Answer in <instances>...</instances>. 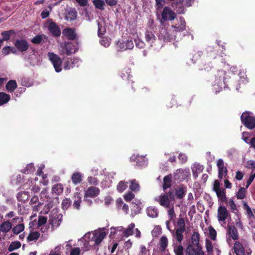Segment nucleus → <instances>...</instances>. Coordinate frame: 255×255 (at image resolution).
<instances>
[{"label":"nucleus","mask_w":255,"mask_h":255,"mask_svg":"<svg viewBox=\"0 0 255 255\" xmlns=\"http://www.w3.org/2000/svg\"><path fill=\"white\" fill-rule=\"evenodd\" d=\"M35 171V168L32 163L27 164L24 169L21 172L24 174H28L33 173Z\"/></svg>","instance_id":"42"},{"label":"nucleus","mask_w":255,"mask_h":255,"mask_svg":"<svg viewBox=\"0 0 255 255\" xmlns=\"http://www.w3.org/2000/svg\"><path fill=\"white\" fill-rule=\"evenodd\" d=\"M88 182L90 185H97L98 184L97 178L92 176L88 177Z\"/></svg>","instance_id":"62"},{"label":"nucleus","mask_w":255,"mask_h":255,"mask_svg":"<svg viewBox=\"0 0 255 255\" xmlns=\"http://www.w3.org/2000/svg\"><path fill=\"white\" fill-rule=\"evenodd\" d=\"M168 208H169L168 210V215L170 219L172 220L175 217L173 204H172L171 206Z\"/></svg>","instance_id":"56"},{"label":"nucleus","mask_w":255,"mask_h":255,"mask_svg":"<svg viewBox=\"0 0 255 255\" xmlns=\"http://www.w3.org/2000/svg\"><path fill=\"white\" fill-rule=\"evenodd\" d=\"M38 197L37 196H33L30 200V204L34 211H39L43 205V203L38 202Z\"/></svg>","instance_id":"22"},{"label":"nucleus","mask_w":255,"mask_h":255,"mask_svg":"<svg viewBox=\"0 0 255 255\" xmlns=\"http://www.w3.org/2000/svg\"><path fill=\"white\" fill-rule=\"evenodd\" d=\"M205 247L207 252L209 255H211L213 252H215L217 254V255H219V254L220 253V251L218 249H215V250H213L212 244L209 240L206 241Z\"/></svg>","instance_id":"26"},{"label":"nucleus","mask_w":255,"mask_h":255,"mask_svg":"<svg viewBox=\"0 0 255 255\" xmlns=\"http://www.w3.org/2000/svg\"><path fill=\"white\" fill-rule=\"evenodd\" d=\"M252 115L251 113L246 112L241 117L242 123L249 129L255 128V117Z\"/></svg>","instance_id":"6"},{"label":"nucleus","mask_w":255,"mask_h":255,"mask_svg":"<svg viewBox=\"0 0 255 255\" xmlns=\"http://www.w3.org/2000/svg\"><path fill=\"white\" fill-rule=\"evenodd\" d=\"M83 175L80 172H75L71 176V180L73 184L76 185L80 183L82 180Z\"/></svg>","instance_id":"28"},{"label":"nucleus","mask_w":255,"mask_h":255,"mask_svg":"<svg viewBox=\"0 0 255 255\" xmlns=\"http://www.w3.org/2000/svg\"><path fill=\"white\" fill-rule=\"evenodd\" d=\"M52 192L55 193L56 194H60L63 192V186L60 184H57L53 186L52 187Z\"/></svg>","instance_id":"44"},{"label":"nucleus","mask_w":255,"mask_h":255,"mask_svg":"<svg viewBox=\"0 0 255 255\" xmlns=\"http://www.w3.org/2000/svg\"><path fill=\"white\" fill-rule=\"evenodd\" d=\"M62 217V216L61 214H56L50 217L49 223L51 226L52 230H54L60 226L61 223Z\"/></svg>","instance_id":"15"},{"label":"nucleus","mask_w":255,"mask_h":255,"mask_svg":"<svg viewBox=\"0 0 255 255\" xmlns=\"http://www.w3.org/2000/svg\"><path fill=\"white\" fill-rule=\"evenodd\" d=\"M100 194V189L94 186L89 187L85 192L84 197L95 198Z\"/></svg>","instance_id":"17"},{"label":"nucleus","mask_w":255,"mask_h":255,"mask_svg":"<svg viewBox=\"0 0 255 255\" xmlns=\"http://www.w3.org/2000/svg\"><path fill=\"white\" fill-rule=\"evenodd\" d=\"M234 249L236 255H245V254L250 255L252 253L248 243L245 241L236 242L234 244Z\"/></svg>","instance_id":"4"},{"label":"nucleus","mask_w":255,"mask_h":255,"mask_svg":"<svg viewBox=\"0 0 255 255\" xmlns=\"http://www.w3.org/2000/svg\"><path fill=\"white\" fill-rule=\"evenodd\" d=\"M170 32L167 31L165 27H162L159 31V38L163 39L164 41H169L172 39L175 40L176 39V35L172 32V31Z\"/></svg>","instance_id":"12"},{"label":"nucleus","mask_w":255,"mask_h":255,"mask_svg":"<svg viewBox=\"0 0 255 255\" xmlns=\"http://www.w3.org/2000/svg\"><path fill=\"white\" fill-rule=\"evenodd\" d=\"M24 229V226L23 224L17 225L12 229V232L14 234H18Z\"/></svg>","instance_id":"48"},{"label":"nucleus","mask_w":255,"mask_h":255,"mask_svg":"<svg viewBox=\"0 0 255 255\" xmlns=\"http://www.w3.org/2000/svg\"><path fill=\"white\" fill-rule=\"evenodd\" d=\"M148 250H147L145 246L140 245L139 247V252L138 255H146Z\"/></svg>","instance_id":"63"},{"label":"nucleus","mask_w":255,"mask_h":255,"mask_svg":"<svg viewBox=\"0 0 255 255\" xmlns=\"http://www.w3.org/2000/svg\"><path fill=\"white\" fill-rule=\"evenodd\" d=\"M132 159L135 158L136 159V164L138 166H143L147 164V160L144 156H139L138 155L135 156V155L132 156Z\"/></svg>","instance_id":"30"},{"label":"nucleus","mask_w":255,"mask_h":255,"mask_svg":"<svg viewBox=\"0 0 255 255\" xmlns=\"http://www.w3.org/2000/svg\"><path fill=\"white\" fill-rule=\"evenodd\" d=\"M215 85L219 87V90L222 89L223 86H225L226 80L228 79L230 77L226 75L225 71L223 70H219L215 75Z\"/></svg>","instance_id":"7"},{"label":"nucleus","mask_w":255,"mask_h":255,"mask_svg":"<svg viewBox=\"0 0 255 255\" xmlns=\"http://www.w3.org/2000/svg\"><path fill=\"white\" fill-rule=\"evenodd\" d=\"M185 192L186 191L184 188H179L176 191L175 195L178 198L182 199L185 195Z\"/></svg>","instance_id":"53"},{"label":"nucleus","mask_w":255,"mask_h":255,"mask_svg":"<svg viewBox=\"0 0 255 255\" xmlns=\"http://www.w3.org/2000/svg\"><path fill=\"white\" fill-rule=\"evenodd\" d=\"M246 72L244 70L240 71L239 75L240 77V81L243 83L248 82L247 77L245 74Z\"/></svg>","instance_id":"60"},{"label":"nucleus","mask_w":255,"mask_h":255,"mask_svg":"<svg viewBox=\"0 0 255 255\" xmlns=\"http://www.w3.org/2000/svg\"><path fill=\"white\" fill-rule=\"evenodd\" d=\"M93 3L95 7L99 9H104V1L103 0H94Z\"/></svg>","instance_id":"52"},{"label":"nucleus","mask_w":255,"mask_h":255,"mask_svg":"<svg viewBox=\"0 0 255 255\" xmlns=\"http://www.w3.org/2000/svg\"><path fill=\"white\" fill-rule=\"evenodd\" d=\"M213 190L216 192L219 201L222 204H224L227 202L226 190L224 188L221 187L220 182L218 180H216L214 181Z\"/></svg>","instance_id":"5"},{"label":"nucleus","mask_w":255,"mask_h":255,"mask_svg":"<svg viewBox=\"0 0 255 255\" xmlns=\"http://www.w3.org/2000/svg\"><path fill=\"white\" fill-rule=\"evenodd\" d=\"M243 208L247 212V213L249 217H253L254 213L252 211L251 208L249 206L247 203L245 202H243Z\"/></svg>","instance_id":"54"},{"label":"nucleus","mask_w":255,"mask_h":255,"mask_svg":"<svg viewBox=\"0 0 255 255\" xmlns=\"http://www.w3.org/2000/svg\"><path fill=\"white\" fill-rule=\"evenodd\" d=\"M74 201L73 203V207L76 209H79L80 203L82 202L81 197L79 193H76L74 196Z\"/></svg>","instance_id":"31"},{"label":"nucleus","mask_w":255,"mask_h":255,"mask_svg":"<svg viewBox=\"0 0 255 255\" xmlns=\"http://www.w3.org/2000/svg\"><path fill=\"white\" fill-rule=\"evenodd\" d=\"M161 16H175V13L170 7H165L163 10Z\"/></svg>","instance_id":"49"},{"label":"nucleus","mask_w":255,"mask_h":255,"mask_svg":"<svg viewBox=\"0 0 255 255\" xmlns=\"http://www.w3.org/2000/svg\"><path fill=\"white\" fill-rule=\"evenodd\" d=\"M177 225L178 226V228L177 229H181L182 230H185V221L183 218H179L178 222H177Z\"/></svg>","instance_id":"61"},{"label":"nucleus","mask_w":255,"mask_h":255,"mask_svg":"<svg viewBox=\"0 0 255 255\" xmlns=\"http://www.w3.org/2000/svg\"><path fill=\"white\" fill-rule=\"evenodd\" d=\"M184 231L185 230L178 229H177L175 232L174 231H170L172 234L173 240L175 239L179 244L181 243V242L184 238L183 233Z\"/></svg>","instance_id":"21"},{"label":"nucleus","mask_w":255,"mask_h":255,"mask_svg":"<svg viewBox=\"0 0 255 255\" xmlns=\"http://www.w3.org/2000/svg\"><path fill=\"white\" fill-rule=\"evenodd\" d=\"M15 46L19 51L23 52L26 51L28 48L27 42L24 40H18L15 43Z\"/></svg>","instance_id":"23"},{"label":"nucleus","mask_w":255,"mask_h":255,"mask_svg":"<svg viewBox=\"0 0 255 255\" xmlns=\"http://www.w3.org/2000/svg\"><path fill=\"white\" fill-rule=\"evenodd\" d=\"M134 46L131 40L119 41L117 43V48L119 51H125L128 49H131Z\"/></svg>","instance_id":"14"},{"label":"nucleus","mask_w":255,"mask_h":255,"mask_svg":"<svg viewBox=\"0 0 255 255\" xmlns=\"http://www.w3.org/2000/svg\"><path fill=\"white\" fill-rule=\"evenodd\" d=\"M199 234L197 232H194L191 237L192 245L195 246H201L199 244Z\"/></svg>","instance_id":"35"},{"label":"nucleus","mask_w":255,"mask_h":255,"mask_svg":"<svg viewBox=\"0 0 255 255\" xmlns=\"http://www.w3.org/2000/svg\"><path fill=\"white\" fill-rule=\"evenodd\" d=\"M21 246V244L18 241L13 242L9 246L8 250L9 252H12L15 250L19 249Z\"/></svg>","instance_id":"47"},{"label":"nucleus","mask_w":255,"mask_h":255,"mask_svg":"<svg viewBox=\"0 0 255 255\" xmlns=\"http://www.w3.org/2000/svg\"><path fill=\"white\" fill-rule=\"evenodd\" d=\"M48 28L53 36H59L61 34V31L55 23L53 22H48Z\"/></svg>","instance_id":"19"},{"label":"nucleus","mask_w":255,"mask_h":255,"mask_svg":"<svg viewBox=\"0 0 255 255\" xmlns=\"http://www.w3.org/2000/svg\"><path fill=\"white\" fill-rule=\"evenodd\" d=\"M153 29V27H149V29L146 30L145 34L146 41L150 43H153L156 39Z\"/></svg>","instance_id":"20"},{"label":"nucleus","mask_w":255,"mask_h":255,"mask_svg":"<svg viewBox=\"0 0 255 255\" xmlns=\"http://www.w3.org/2000/svg\"><path fill=\"white\" fill-rule=\"evenodd\" d=\"M203 166L200 165V164H194L192 166V171L193 176H194L195 177H197L198 176V174L199 173L203 171Z\"/></svg>","instance_id":"27"},{"label":"nucleus","mask_w":255,"mask_h":255,"mask_svg":"<svg viewBox=\"0 0 255 255\" xmlns=\"http://www.w3.org/2000/svg\"><path fill=\"white\" fill-rule=\"evenodd\" d=\"M16 87L17 84L16 81L14 80L9 81L6 85V89L9 92L14 91Z\"/></svg>","instance_id":"39"},{"label":"nucleus","mask_w":255,"mask_h":255,"mask_svg":"<svg viewBox=\"0 0 255 255\" xmlns=\"http://www.w3.org/2000/svg\"><path fill=\"white\" fill-rule=\"evenodd\" d=\"M157 20L161 25L171 24L172 32L176 37L180 36V32L185 30V21L182 17H158Z\"/></svg>","instance_id":"1"},{"label":"nucleus","mask_w":255,"mask_h":255,"mask_svg":"<svg viewBox=\"0 0 255 255\" xmlns=\"http://www.w3.org/2000/svg\"><path fill=\"white\" fill-rule=\"evenodd\" d=\"M134 197V194L130 191H128L124 196V199L127 201L129 202Z\"/></svg>","instance_id":"57"},{"label":"nucleus","mask_w":255,"mask_h":255,"mask_svg":"<svg viewBox=\"0 0 255 255\" xmlns=\"http://www.w3.org/2000/svg\"><path fill=\"white\" fill-rule=\"evenodd\" d=\"M230 216V213L223 205L219 206L217 211L218 220L220 223H225V220Z\"/></svg>","instance_id":"11"},{"label":"nucleus","mask_w":255,"mask_h":255,"mask_svg":"<svg viewBox=\"0 0 255 255\" xmlns=\"http://www.w3.org/2000/svg\"><path fill=\"white\" fill-rule=\"evenodd\" d=\"M16 197L19 201L24 202L28 200L29 194L27 192L21 191L17 193Z\"/></svg>","instance_id":"29"},{"label":"nucleus","mask_w":255,"mask_h":255,"mask_svg":"<svg viewBox=\"0 0 255 255\" xmlns=\"http://www.w3.org/2000/svg\"><path fill=\"white\" fill-rule=\"evenodd\" d=\"M101 44L105 47H108L111 43V40L108 37H104L100 40Z\"/></svg>","instance_id":"58"},{"label":"nucleus","mask_w":255,"mask_h":255,"mask_svg":"<svg viewBox=\"0 0 255 255\" xmlns=\"http://www.w3.org/2000/svg\"><path fill=\"white\" fill-rule=\"evenodd\" d=\"M173 248L175 255H184V249L181 245L173 244Z\"/></svg>","instance_id":"34"},{"label":"nucleus","mask_w":255,"mask_h":255,"mask_svg":"<svg viewBox=\"0 0 255 255\" xmlns=\"http://www.w3.org/2000/svg\"><path fill=\"white\" fill-rule=\"evenodd\" d=\"M246 195V189L244 187H241L237 193L236 196L238 199H243L245 198Z\"/></svg>","instance_id":"45"},{"label":"nucleus","mask_w":255,"mask_h":255,"mask_svg":"<svg viewBox=\"0 0 255 255\" xmlns=\"http://www.w3.org/2000/svg\"><path fill=\"white\" fill-rule=\"evenodd\" d=\"M71 204V201L70 199H65L63 200L62 206L63 209H68Z\"/></svg>","instance_id":"59"},{"label":"nucleus","mask_w":255,"mask_h":255,"mask_svg":"<svg viewBox=\"0 0 255 255\" xmlns=\"http://www.w3.org/2000/svg\"><path fill=\"white\" fill-rule=\"evenodd\" d=\"M228 205L232 212L236 213V211H238L236 204L233 198L230 199L228 201Z\"/></svg>","instance_id":"55"},{"label":"nucleus","mask_w":255,"mask_h":255,"mask_svg":"<svg viewBox=\"0 0 255 255\" xmlns=\"http://www.w3.org/2000/svg\"><path fill=\"white\" fill-rule=\"evenodd\" d=\"M135 227L134 223H131L126 229H124L123 234L125 237H128L133 234V230Z\"/></svg>","instance_id":"37"},{"label":"nucleus","mask_w":255,"mask_h":255,"mask_svg":"<svg viewBox=\"0 0 255 255\" xmlns=\"http://www.w3.org/2000/svg\"><path fill=\"white\" fill-rule=\"evenodd\" d=\"M10 100V96L3 92L0 93V106L7 103Z\"/></svg>","instance_id":"38"},{"label":"nucleus","mask_w":255,"mask_h":255,"mask_svg":"<svg viewBox=\"0 0 255 255\" xmlns=\"http://www.w3.org/2000/svg\"><path fill=\"white\" fill-rule=\"evenodd\" d=\"M171 176L168 175L165 176L163 179V188L164 190L169 188L171 185Z\"/></svg>","instance_id":"43"},{"label":"nucleus","mask_w":255,"mask_h":255,"mask_svg":"<svg viewBox=\"0 0 255 255\" xmlns=\"http://www.w3.org/2000/svg\"><path fill=\"white\" fill-rule=\"evenodd\" d=\"M48 56L49 60L52 63L55 70L56 72H60L62 71V60L57 54L53 52H49Z\"/></svg>","instance_id":"8"},{"label":"nucleus","mask_w":255,"mask_h":255,"mask_svg":"<svg viewBox=\"0 0 255 255\" xmlns=\"http://www.w3.org/2000/svg\"><path fill=\"white\" fill-rule=\"evenodd\" d=\"M59 50L63 54L70 55L75 53L77 48L76 46L71 42H64L61 43Z\"/></svg>","instance_id":"9"},{"label":"nucleus","mask_w":255,"mask_h":255,"mask_svg":"<svg viewBox=\"0 0 255 255\" xmlns=\"http://www.w3.org/2000/svg\"><path fill=\"white\" fill-rule=\"evenodd\" d=\"M107 234V233L105 231L104 228L86 233L83 238L85 241L84 244L85 250L88 251L92 247L98 245L105 238Z\"/></svg>","instance_id":"2"},{"label":"nucleus","mask_w":255,"mask_h":255,"mask_svg":"<svg viewBox=\"0 0 255 255\" xmlns=\"http://www.w3.org/2000/svg\"><path fill=\"white\" fill-rule=\"evenodd\" d=\"M14 33V31L13 30L3 31L1 33V34L2 36V39L3 41L8 40L9 39L10 36Z\"/></svg>","instance_id":"46"},{"label":"nucleus","mask_w":255,"mask_h":255,"mask_svg":"<svg viewBox=\"0 0 255 255\" xmlns=\"http://www.w3.org/2000/svg\"><path fill=\"white\" fill-rule=\"evenodd\" d=\"M147 216L150 218H156L158 215V211L157 208L150 206L147 208L146 210Z\"/></svg>","instance_id":"24"},{"label":"nucleus","mask_w":255,"mask_h":255,"mask_svg":"<svg viewBox=\"0 0 255 255\" xmlns=\"http://www.w3.org/2000/svg\"><path fill=\"white\" fill-rule=\"evenodd\" d=\"M168 239L166 236H162L159 240V245L160 249L162 251H164L168 245Z\"/></svg>","instance_id":"40"},{"label":"nucleus","mask_w":255,"mask_h":255,"mask_svg":"<svg viewBox=\"0 0 255 255\" xmlns=\"http://www.w3.org/2000/svg\"><path fill=\"white\" fill-rule=\"evenodd\" d=\"M39 236L40 234L38 232H31L27 238V241H35L39 238Z\"/></svg>","instance_id":"41"},{"label":"nucleus","mask_w":255,"mask_h":255,"mask_svg":"<svg viewBox=\"0 0 255 255\" xmlns=\"http://www.w3.org/2000/svg\"><path fill=\"white\" fill-rule=\"evenodd\" d=\"M128 182L123 181H120L117 185V188L119 192H123L128 187Z\"/></svg>","instance_id":"50"},{"label":"nucleus","mask_w":255,"mask_h":255,"mask_svg":"<svg viewBox=\"0 0 255 255\" xmlns=\"http://www.w3.org/2000/svg\"><path fill=\"white\" fill-rule=\"evenodd\" d=\"M108 17H99V19L97 20L98 34L99 36H101V35L103 34L106 32V27L107 26L106 21L107 19H108Z\"/></svg>","instance_id":"16"},{"label":"nucleus","mask_w":255,"mask_h":255,"mask_svg":"<svg viewBox=\"0 0 255 255\" xmlns=\"http://www.w3.org/2000/svg\"><path fill=\"white\" fill-rule=\"evenodd\" d=\"M12 228V224L8 221H5L3 222L0 226V231L4 233H7Z\"/></svg>","instance_id":"32"},{"label":"nucleus","mask_w":255,"mask_h":255,"mask_svg":"<svg viewBox=\"0 0 255 255\" xmlns=\"http://www.w3.org/2000/svg\"><path fill=\"white\" fill-rule=\"evenodd\" d=\"M218 169V177L220 179L228 177V170L224 165V161L222 159H219L217 163Z\"/></svg>","instance_id":"13"},{"label":"nucleus","mask_w":255,"mask_h":255,"mask_svg":"<svg viewBox=\"0 0 255 255\" xmlns=\"http://www.w3.org/2000/svg\"><path fill=\"white\" fill-rule=\"evenodd\" d=\"M230 236L234 240L238 239V234L236 228L234 226H230L228 229Z\"/></svg>","instance_id":"33"},{"label":"nucleus","mask_w":255,"mask_h":255,"mask_svg":"<svg viewBox=\"0 0 255 255\" xmlns=\"http://www.w3.org/2000/svg\"><path fill=\"white\" fill-rule=\"evenodd\" d=\"M129 189L134 192H137L139 191L140 186L139 183L135 179H132L130 181Z\"/></svg>","instance_id":"36"},{"label":"nucleus","mask_w":255,"mask_h":255,"mask_svg":"<svg viewBox=\"0 0 255 255\" xmlns=\"http://www.w3.org/2000/svg\"><path fill=\"white\" fill-rule=\"evenodd\" d=\"M190 175L189 169L183 170L182 169H177L174 173V178L176 180H181L185 178Z\"/></svg>","instance_id":"18"},{"label":"nucleus","mask_w":255,"mask_h":255,"mask_svg":"<svg viewBox=\"0 0 255 255\" xmlns=\"http://www.w3.org/2000/svg\"><path fill=\"white\" fill-rule=\"evenodd\" d=\"M186 253V255H205L201 246H195L191 244L187 246Z\"/></svg>","instance_id":"10"},{"label":"nucleus","mask_w":255,"mask_h":255,"mask_svg":"<svg viewBox=\"0 0 255 255\" xmlns=\"http://www.w3.org/2000/svg\"><path fill=\"white\" fill-rule=\"evenodd\" d=\"M46 38V36L44 34L38 35L35 36L32 40L31 42L35 44L40 43L44 39Z\"/></svg>","instance_id":"51"},{"label":"nucleus","mask_w":255,"mask_h":255,"mask_svg":"<svg viewBox=\"0 0 255 255\" xmlns=\"http://www.w3.org/2000/svg\"><path fill=\"white\" fill-rule=\"evenodd\" d=\"M63 34L69 39H74L76 38V33L72 28H66L63 30Z\"/></svg>","instance_id":"25"},{"label":"nucleus","mask_w":255,"mask_h":255,"mask_svg":"<svg viewBox=\"0 0 255 255\" xmlns=\"http://www.w3.org/2000/svg\"><path fill=\"white\" fill-rule=\"evenodd\" d=\"M161 206L166 208L170 207L172 205V202L174 200V195L173 192H169L164 194H161L154 199Z\"/></svg>","instance_id":"3"},{"label":"nucleus","mask_w":255,"mask_h":255,"mask_svg":"<svg viewBox=\"0 0 255 255\" xmlns=\"http://www.w3.org/2000/svg\"><path fill=\"white\" fill-rule=\"evenodd\" d=\"M40 197L41 199H42L44 201H47L49 196L48 195V192L47 190L44 189L42 191V192L40 193Z\"/></svg>","instance_id":"64"}]
</instances>
